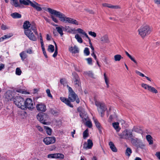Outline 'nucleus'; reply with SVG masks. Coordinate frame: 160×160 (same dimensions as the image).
<instances>
[{
	"instance_id": "obj_41",
	"label": "nucleus",
	"mask_w": 160,
	"mask_h": 160,
	"mask_svg": "<svg viewBox=\"0 0 160 160\" xmlns=\"http://www.w3.org/2000/svg\"><path fill=\"white\" fill-rule=\"evenodd\" d=\"M83 138L84 139H85L88 136L89 134L88 133V129H86L83 133Z\"/></svg>"
},
{
	"instance_id": "obj_13",
	"label": "nucleus",
	"mask_w": 160,
	"mask_h": 160,
	"mask_svg": "<svg viewBox=\"0 0 160 160\" xmlns=\"http://www.w3.org/2000/svg\"><path fill=\"white\" fill-rule=\"evenodd\" d=\"M93 145L92 141L91 139H88L87 142H85L83 145V148L85 149H91Z\"/></svg>"
},
{
	"instance_id": "obj_36",
	"label": "nucleus",
	"mask_w": 160,
	"mask_h": 160,
	"mask_svg": "<svg viewBox=\"0 0 160 160\" xmlns=\"http://www.w3.org/2000/svg\"><path fill=\"white\" fill-rule=\"evenodd\" d=\"M132 153V151L131 149L129 148H127L125 152V155L128 157H129Z\"/></svg>"
},
{
	"instance_id": "obj_9",
	"label": "nucleus",
	"mask_w": 160,
	"mask_h": 160,
	"mask_svg": "<svg viewBox=\"0 0 160 160\" xmlns=\"http://www.w3.org/2000/svg\"><path fill=\"white\" fill-rule=\"evenodd\" d=\"M38 119L43 124H47V122H46L48 119V116L44 113H39L37 116Z\"/></svg>"
},
{
	"instance_id": "obj_21",
	"label": "nucleus",
	"mask_w": 160,
	"mask_h": 160,
	"mask_svg": "<svg viewBox=\"0 0 160 160\" xmlns=\"http://www.w3.org/2000/svg\"><path fill=\"white\" fill-rule=\"evenodd\" d=\"M119 123L117 122L113 123L112 124L113 127L117 132L119 131L121 129L119 127Z\"/></svg>"
},
{
	"instance_id": "obj_63",
	"label": "nucleus",
	"mask_w": 160,
	"mask_h": 160,
	"mask_svg": "<svg viewBox=\"0 0 160 160\" xmlns=\"http://www.w3.org/2000/svg\"><path fill=\"white\" fill-rule=\"evenodd\" d=\"M155 2L158 4H160V0H154Z\"/></svg>"
},
{
	"instance_id": "obj_17",
	"label": "nucleus",
	"mask_w": 160,
	"mask_h": 160,
	"mask_svg": "<svg viewBox=\"0 0 160 160\" xmlns=\"http://www.w3.org/2000/svg\"><path fill=\"white\" fill-rule=\"evenodd\" d=\"M5 97L7 101L11 100L13 97L12 95V92H7L5 95Z\"/></svg>"
},
{
	"instance_id": "obj_4",
	"label": "nucleus",
	"mask_w": 160,
	"mask_h": 160,
	"mask_svg": "<svg viewBox=\"0 0 160 160\" xmlns=\"http://www.w3.org/2000/svg\"><path fill=\"white\" fill-rule=\"evenodd\" d=\"M152 31L151 28L148 25L142 26L138 30L139 34L142 38L149 35Z\"/></svg>"
},
{
	"instance_id": "obj_23",
	"label": "nucleus",
	"mask_w": 160,
	"mask_h": 160,
	"mask_svg": "<svg viewBox=\"0 0 160 160\" xmlns=\"http://www.w3.org/2000/svg\"><path fill=\"white\" fill-rule=\"evenodd\" d=\"M130 140H131V143L133 145L136 146L138 142V138L133 137H132V138H130Z\"/></svg>"
},
{
	"instance_id": "obj_57",
	"label": "nucleus",
	"mask_w": 160,
	"mask_h": 160,
	"mask_svg": "<svg viewBox=\"0 0 160 160\" xmlns=\"http://www.w3.org/2000/svg\"><path fill=\"white\" fill-rule=\"evenodd\" d=\"M155 155L157 158L160 160V152H157L155 154Z\"/></svg>"
},
{
	"instance_id": "obj_54",
	"label": "nucleus",
	"mask_w": 160,
	"mask_h": 160,
	"mask_svg": "<svg viewBox=\"0 0 160 160\" xmlns=\"http://www.w3.org/2000/svg\"><path fill=\"white\" fill-rule=\"evenodd\" d=\"M86 60L87 61L88 63L90 65H92V59L91 58H89L86 59Z\"/></svg>"
},
{
	"instance_id": "obj_33",
	"label": "nucleus",
	"mask_w": 160,
	"mask_h": 160,
	"mask_svg": "<svg viewBox=\"0 0 160 160\" xmlns=\"http://www.w3.org/2000/svg\"><path fill=\"white\" fill-rule=\"evenodd\" d=\"M44 128L45 129L47 134L49 135L52 134V129L47 126H44Z\"/></svg>"
},
{
	"instance_id": "obj_40",
	"label": "nucleus",
	"mask_w": 160,
	"mask_h": 160,
	"mask_svg": "<svg viewBox=\"0 0 160 160\" xmlns=\"http://www.w3.org/2000/svg\"><path fill=\"white\" fill-rule=\"evenodd\" d=\"M12 36V35H4L3 37L0 38V41H3L4 39L10 38Z\"/></svg>"
},
{
	"instance_id": "obj_3",
	"label": "nucleus",
	"mask_w": 160,
	"mask_h": 160,
	"mask_svg": "<svg viewBox=\"0 0 160 160\" xmlns=\"http://www.w3.org/2000/svg\"><path fill=\"white\" fill-rule=\"evenodd\" d=\"M60 99L62 102L71 108H73V106L71 103L70 102H74L76 101L77 103H79L80 102L78 96L75 92L73 93L69 94L68 99L65 97H60Z\"/></svg>"
},
{
	"instance_id": "obj_48",
	"label": "nucleus",
	"mask_w": 160,
	"mask_h": 160,
	"mask_svg": "<svg viewBox=\"0 0 160 160\" xmlns=\"http://www.w3.org/2000/svg\"><path fill=\"white\" fill-rule=\"evenodd\" d=\"M86 73L89 77L92 78H93V74L92 72L91 71H89L88 72H86Z\"/></svg>"
},
{
	"instance_id": "obj_43",
	"label": "nucleus",
	"mask_w": 160,
	"mask_h": 160,
	"mask_svg": "<svg viewBox=\"0 0 160 160\" xmlns=\"http://www.w3.org/2000/svg\"><path fill=\"white\" fill-rule=\"evenodd\" d=\"M84 53L87 56H88L90 54V52L89 48H85L84 50Z\"/></svg>"
},
{
	"instance_id": "obj_29",
	"label": "nucleus",
	"mask_w": 160,
	"mask_h": 160,
	"mask_svg": "<svg viewBox=\"0 0 160 160\" xmlns=\"http://www.w3.org/2000/svg\"><path fill=\"white\" fill-rule=\"evenodd\" d=\"M132 130V131L140 133H142L143 132L141 129L140 128L137 126H134Z\"/></svg>"
},
{
	"instance_id": "obj_58",
	"label": "nucleus",
	"mask_w": 160,
	"mask_h": 160,
	"mask_svg": "<svg viewBox=\"0 0 160 160\" xmlns=\"http://www.w3.org/2000/svg\"><path fill=\"white\" fill-rule=\"evenodd\" d=\"M36 128L38 129L40 132H42L43 131V129L41 126H36Z\"/></svg>"
},
{
	"instance_id": "obj_44",
	"label": "nucleus",
	"mask_w": 160,
	"mask_h": 160,
	"mask_svg": "<svg viewBox=\"0 0 160 160\" xmlns=\"http://www.w3.org/2000/svg\"><path fill=\"white\" fill-rule=\"evenodd\" d=\"M56 158H60L61 159H63L64 158V155L61 153H56Z\"/></svg>"
},
{
	"instance_id": "obj_37",
	"label": "nucleus",
	"mask_w": 160,
	"mask_h": 160,
	"mask_svg": "<svg viewBox=\"0 0 160 160\" xmlns=\"http://www.w3.org/2000/svg\"><path fill=\"white\" fill-rule=\"evenodd\" d=\"M48 51L50 52H53L54 51V47L53 45H49L48 46Z\"/></svg>"
},
{
	"instance_id": "obj_47",
	"label": "nucleus",
	"mask_w": 160,
	"mask_h": 160,
	"mask_svg": "<svg viewBox=\"0 0 160 160\" xmlns=\"http://www.w3.org/2000/svg\"><path fill=\"white\" fill-rule=\"evenodd\" d=\"M86 125L89 128H91L92 127V124L91 122L89 121H86Z\"/></svg>"
},
{
	"instance_id": "obj_1",
	"label": "nucleus",
	"mask_w": 160,
	"mask_h": 160,
	"mask_svg": "<svg viewBox=\"0 0 160 160\" xmlns=\"http://www.w3.org/2000/svg\"><path fill=\"white\" fill-rule=\"evenodd\" d=\"M23 27L24 29L25 35L30 40L34 41H36L37 38L32 32L33 31L36 35L38 36L37 28L34 24L31 25L28 21H26L24 22Z\"/></svg>"
},
{
	"instance_id": "obj_14",
	"label": "nucleus",
	"mask_w": 160,
	"mask_h": 160,
	"mask_svg": "<svg viewBox=\"0 0 160 160\" xmlns=\"http://www.w3.org/2000/svg\"><path fill=\"white\" fill-rule=\"evenodd\" d=\"M36 108L38 111L42 112H45L46 110V105L42 103L37 104L36 106Z\"/></svg>"
},
{
	"instance_id": "obj_20",
	"label": "nucleus",
	"mask_w": 160,
	"mask_h": 160,
	"mask_svg": "<svg viewBox=\"0 0 160 160\" xmlns=\"http://www.w3.org/2000/svg\"><path fill=\"white\" fill-rule=\"evenodd\" d=\"M110 148L111 150L113 152H116L117 151V149L115 145L112 142H110L109 143Z\"/></svg>"
},
{
	"instance_id": "obj_24",
	"label": "nucleus",
	"mask_w": 160,
	"mask_h": 160,
	"mask_svg": "<svg viewBox=\"0 0 160 160\" xmlns=\"http://www.w3.org/2000/svg\"><path fill=\"white\" fill-rule=\"evenodd\" d=\"M146 138L148 142L150 145L152 144L153 143V141L152 140V138L150 135H148L146 136Z\"/></svg>"
},
{
	"instance_id": "obj_18",
	"label": "nucleus",
	"mask_w": 160,
	"mask_h": 160,
	"mask_svg": "<svg viewBox=\"0 0 160 160\" xmlns=\"http://www.w3.org/2000/svg\"><path fill=\"white\" fill-rule=\"evenodd\" d=\"M69 50L71 52L73 53H78L79 51L78 48L76 46L71 47Z\"/></svg>"
},
{
	"instance_id": "obj_27",
	"label": "nucleus",
	"mask_w": 160,
	"mask_h": 160,
	"mask_svg": "<svg viewBox=\"0 0 160 160\" xmlns=\"http://www.w3.org/2000/svg\"><path fill=\"white\" fill-rule=\"evenodd\" d=\"M135 72L137 74L139 75L140 76L142 77H145L146 78L148 81H150V82L152 81L151 79L150 78H149V77H148L147 76H145V75L143 74L142 73L139 71H138L137 70H136L135 71Z\"/></svg>"
},
{
	"instance_id": "obj_56",
	"label": "nucleus",
	"mask_w": 160,
	"mask_h": 160,
	"mask_svg": "<svg viewBox=\"0 0 160 160\" xmlns=\"http://www.w3.org/2000/svg\"><path fill=\"white\" fill-rule=\"evenodd\" d=\"M51 18L52 19V20L55 23H58V20L53 15L51 16Z\"/></svg>"
},
{
	"instance_id": "obj_10",
	"label": "nucleus",
	"mask_w": 160,
	"mask_h": 160,
	"mask_svg": "<svg viewBox=\"0 0 160 160\" xmlns=\"http://www.w3.org/2000/svg\"><path fill=\"white\" fill-rule=\"evenodd\" d=\"M141 86L145 89L152 93L157 94L158 92V90L154 87L147 84L142 83L141 84Z\"/></svg>"
},
{
	"instance_id": "obj_26",
	"label": "nucleus",
	"mask_w": 160,
	"mask_h": 160,
	"mask_svg": "<svg viewBox=\"0 0 160 160\" xmlns=\"http://www.w3.org/2000/svg\"><path fill=\"white\" fill-rule=\"evenodd\" d=\"M11 15L14 18H18L21 17V15L18 12L13 13L11 14Z\"/></svg>"
},
{
	"instance_id": "obj_16",
	"label": "nucleus",
	"mask_w": 160,
	"mask_h": 160,
	"mask_svg": "<svg viewBox=\"0 0 160 160\" xmlns=\"http://www.w3.org/2000/svg\"><path fill=\"white\" fill-rule=\"evenodd\" d=\"M74 77V83L75 87L77 88L80 87L81 85V82H80L79 79L78 75L77 74H75Z\"/></svg>"
},
{
	"instance_id": "obj_7",
	"label": "nucleus",
	"mask_w": 160,
	"mask_h": 160,
	"mask_svg": "<svg viewBox=\"0 0 160 160\" xmlns=\"http://www.w3.org/2000/svg\"><path fill=\"white\" fill-rule=\"evenodd\" d=\"M95 105L98 107V112L100 113L101 116L102 117L104 115V112L107 109L106 106L104 103H101L97 101H95Z\"/></svg>"
},
{
	"instance_id": "obj_61",
	"label": "nucleus",
	"mask_w": 160,
	"mask_h": 160,
	"mask_svg": "<svg viewBox=\"0 0 160 160\" xmlns=\"http://www.w3.org/2000/svg\"><path fill=\"white\" fill-rule=\"evenodd\" d=\"M51 37L47 34L46 35V39L47 40L49 41L51 40Z\"/></svg>"
},
{
	"instance_id": "obj_62",
	"label": "nucleus",
	"mask_w": 160,
	"mask_h": 160,
	"mask_svg": "<svg viewBox=\"0 0 160 160\" xmlns=\"http://www.w3.org/2000/svg\"><path fill=\"white\" fill-rule=\"evenodd\" d=\"M41 46L42 49V52L45 51V48L44 47V43H41Z\"/></svg>"
},
{
	"instance_id": "obj_52",
	"label": "nucleus",
	"mask_w": 160,
	"mask_h": 160,
	"mask_svg": "<svg viewBox=\"0 0 160 160\" xmlns=\"http://www.w3.org/2000/svg\"><path fill=\"white\" fill-rule=\"evenodd\" d=\"M76 31L79 33L82 34V35H83L85 32L81 28H78L77 29Z\"/></svg>"
},
{
	"instance_id": "obj_12",
	"label": "nucleus",
	"mask_w": 160,
	"mask_h": 160,
	"mask_svg": "<svg viewBox=\"0 0 160 160\" xmlns=\"http://www.w3.org/2000/svg\"><path fill=\"white\" fill-rule=\"evenodd\" d=\"M25 105L24 106L25 107V110L27 108L31 109L33 108V105L32 100L30 98H27L25 101H24Z\"/></svg>"
},
{
	"instance_id": "obj_45",
	"label": "nucleus",
	"mask_w": 160,
	"mask_h": 160,
	"mask_svg": "<svg viewBox=\"0 0 160 160\" xmlns=\"http://www.w3.org/2000/svg\"><path fill=\"white\" fill-rule=\"evenodd\" d=\"M77 111L79 113H82L85 111L84 109L81 107H78L77 109Z\"/></svg>"
},
{
	"instance_id": "obj_51",
	"label": "nucleus",
	"mask_w": 160,
	"mask_h": 160,
	"mask_svg": "<svg viewBox=\"0 0 160 160\" xmlns=\"http://www.w3.org/2000/svg\"><path fill=\"white\" fill-rule=\"evenodd\" d=\"M51 113L54 115H57L58 113V112L56 110H54L53 109H51Z\"/></svg>"
},
{
	"instance_id": "obj_59",
	"label": "nucleus",
	"mask_w": 160,
	"mask_h": 160,
	"mask_svg": "<svg viewBox=\"0 0 160 160\" xmlns=\"http://www.w3.org/2000/svg\"><path fill=\"white\" fill-rule=\"evenodd\" d=\"M26 53H28L29 54H31L32 53V51L31 49H29L28 50H27L25 51Z\"/></svg>"
},
{
	"instance_id": "obj_19",
	"label": "nucleus",
	"mask_w": 160,
	"mask_h": 160,
	"mask_svg": "<svg viewBox=\"0 0 160 160\" xmlns=\"http://www.w3.org/2000/svg\"><path fill=\"white\" fill-rule=\"evenodd\" d=\"M79 116L82 118L83 122H84L87 120L88 116L85 111L82 113H79Z\"/></svg>"
},
{
	"instance_id": "obj_34",
	"label": "nucleus",
	"mask_w": 160,
	"mask_h": 160,
	"mask_svg": "<svg viewBox=\"0 0 160 160\" xmlns=\"http://www.w3.org/2000/svg\"><path fill=\"white\" fill-rule=\"evenodd\" d=\"M103 75H104V79L105 80V83L107 85V88H108L109 87V81L108 80V77L107 76L105 73H104Z\"/></svg>"
},
{
	"instance_id": "obj_38",
	"label": "nucleus",
	"mask_w": 160,
	"mask_h": 160,
	"mask_svg": "<svg viewBox=\"0 0 160 160\" xmlns=\"http://www.w3.org/2000/svg\"><path fill=\"white\" fill-rule=\"evenodd\" d=\"M75 38L77 40L78 42L80 43H82L83 42L82 39L78 34H77L75 36Z\"/></svg>"
},
{
	"instance_id": "obj_5",
	"label": "nucleus",
	"mask_w": 160,
	"mask_h": 160,
	"mask_svg": "<svg viewBox=\"0 0 160 160\" xmlns=\"http://www.w3.org/2000/svg\"><path fill=\"white\" fill-rule=\"evenodd\" d=\"M19 1L21 4H23L25 5H30L38 11H40L42 10V8L40 7V5L36 2H32L30 0H19Z\"/></svg>"
},
{
	"instance_id": "obj_31",
	"label": "nucleus",
	"mask_w": 160,
	"mask_h": 160,
	"mask_svg": "<svg viewBox=\"0 0 160 160\" xmlns=\"http://www.w3.org/2000/svg\"><path fill=\"white\" fill-rule=\"evenodd\" d=\"M136 146L138 148H140L142 149L144 148L145 146V144H144L141 141H140L138 143Z\"/></svg>"
},
{
	"instance_id": "obj_60",
	"label": "nucleus",
	"mask_w": 160,
	"mask_h": 160,
	"mask_svg": "<svg viewBox=\"0 0 160 160\" xmlns=\"http://www.w3.org/2000/svg\"><path fill=\"white\" fill-rule=\"evenodd\" d=\"M1 29L2 30H5L6 29H8V28H7L6 26L4 25H3V24H2V26H1Z\"/></svg>"
},
{
	"instance_id": "obj_30",
	"label": "nucleus",
	"mask_w": 160,
	"mask_h": 160,
	"mask_svg": "<svg viewBox=\"0 0 160 160\" xmlns=\"http://www.w3.org/2000/svg\"><path fill=\"white\" fill-rule=\"evenodd\" d=\"M101 40L103 43H108L109 42L108 37L106 35L102 37L101 38Z\"/></svg>"
},
{
	"instance_id": "obj_22",
	"label": "nucleus",
	"mask_w": 160,
	"mask_h": 160,
	"mask_svg": "<svg viewBox=\"0 0 160 160\" xmlns=\"http://www.w3.org/2000/svg\"><path fill=\"white\" fill-rule=\"evenodd\" d=\"M95 125L99 131H101V127L98 121L94 118H93Z\"/></svg>"
},
{
	"instance_id": "obj_53",
	"label": "nucleus",
	"mask_w": 160,
	"mask_h": 160,
	"mask_svg": "<svg viewBox=\"0 0 160 160\" xmlns=\"http://www.w3.org/2000/svg\"><path fill=\"white\" fill-rule=\"evenodd\" d=\"M88 34L91 36L94 37H96V34L94 32H92V31H90L88 32Z\"/></svg>"
},
{
	"instance_id": "obj_49",
	"label": "nucleus",
	"mask_w": 160,
	"mask_h": 160,
	"mask_svg": "<svg viewBox=\"0 0 160 160\" xmlns=\"http://www.w3.org/2000/svg\"><path fill=\"white\" fill-rule=\"evenodd\" d=\"M46 93L47 94L48 96L49 97L51 98H52V96L51 94L50 91V89H47L46 91Z\"/></svg>"
},
{
	"instance_id": "obj_55",
	"label": "nucleus",
	"mask_w": 160,
	"mask_h": 160,
	"mask_svg": "<svg viewBox=\"0 0 160 160\" xmlns=\"http://www.w3.org/2000/svg\"><path fill=\"white\" fill-rule=\"evenodd\" d=\"M67 87L68 88L69 94L73 93H74L72 89L68 85Z\"/></svg>"
},
{
	"instance_id": "obj_64",
	"label": "nucleus",
	"mask_w": 160,
	"mask_h": 160,
	"mask_svg": "<svg viewBox=\"0 0 160 160\" xmlns=\"http://www.w3.org/2000/svg\"><path fill=\"white\" fill-rule=\"evenodd\" d=\"M4 67V64H1L0 65V70H2V69Z\"/></svg>"
},
{
	"instance_id": "obj_2",
	"label": "nucleus",
	"mask_w": 160,
	"mask_h": 160,
	"mask_svg": "<svg viewBox=\"0 0 160 160\" xmlns=\"http://www.w3.org/2000/svg\"><path fill=\"white\" fill-rule=\"evenodd\" d=\"M48 11L52 15H54L59 18V20L62 22H68V23L78 25V22L76 20L67 17L65 15L57 10L53 9L50 8H47Z\"/></svg>"
},
{
	"instance_id": "obj_25",
	"label": "nucleus",
	"mask_w": 160,
	"mask_h": 160,
	"mask_svg": "<svg viewBox=\"0 0 160 160\" xmlns=\"http://www.w3.org/2000/svg\"><path fill=\"white\" fill-rule=\"evenodd\" d=\"M20 56L21 58V59L22 61H24L25 59H26L27 57V55L26 51H23L20 53Z\"/></svg>"
},
{
	"instance_id": "obj_39",
	"label": "nucleus",
	"mask_w": 160,
	"mask_h": 160,
	"mask_svg": "<svg viewBox=\"0 0 160 160\" xmlns=\"http://www.w3.org/2000/svg\"><path fill=\"white\" fill-rule=\"evenodd\" d=\"M12 1L13 2V3L14 5V6L16 7H19V8H22L23 6L21 5H20L18 2L17 1V0H12Z\"/></svg>"
},
{
	"instance_id": "obj_42",
	"label": "nucleus",
	"mask_w": 160,
	"mask_h": 160,
	"mask_svg": "<svg viewBox=\"0 0 160 160\" xmlns=\"http://www.w3.org/2000/svg\"><path fill=\"white\" fill-rule=\"evenodd\" d=\"M55 52H54V54L52 55V56L54 58H55L57 56V54H58V46H57V45L56 43H55Z\"/></svg>"
},
{
	"instance_id": "obj_15",
	"label": "nucleus",
	"mask_w": 160,
	"mask_h": 160,
	"mask_svg": "<svg viewBox=\"0 0 160 160\" xmlns=\"http://www.w3.org/2000/svg\"><path fill=\"white\" fill-rule=\"evenodd\" d=\"M102 6L104 7H107L110 8L118 9L121 8L118 5H113L112 4L107 3H103L102 4Z\"/></svg>"
},
{
	"instance_id": "obj_6",
	"label": "nucleus",
	"mask_w": 160,
	"mask_h": 160,
	"mask_svg": "<svg viewBox=\"0 0 160 160\" xmlns=\"http://www.w3.org/2000/svg\"><path fill=\"white\" fill-rule=\"evenodd\" d=\"M14 102L18 108L22 109L25 110V107L24 106L25 105L24 100L23 98L21 97H16L13 99Z\"/></svg>"
},
{
	"instance_id": "obj_50",
	"label": "nucleus",
	"mask_w": 160,
	"mask_h": 160,
	"mask_svg": "<svg viewBox=\"0 0 160 160\" xmlns=\"http://www.w3.org/2000/svg\"><path fill=\"white\" fill-rule=\"evenodd\" d=\"M22 71L19 68H17L16 69V74L18 75H20L21 74Z\"/></svg>"
},
{
	"instance_id": "obj_11",
	"label": "nucleus",
	"mask_w": 160,
	"mask_h": 160,
	"mask_svg": "<svg viewBox=\"0 0 160 160\" xmlns=\"http://www.w3.org/2000/svg\"><path fill=\"white\" fill-rule=\"evenodd\" d=\"M56 140L55 137H47L44 138L43 141L46 145H48L54 143Z\"/></svg>"
},
{
	"instance_id": "obj_28",
	"label": "nucleus",
	"mask_w": 160,
	"mask_h": 160,
	"mask_svg": "<svg viewBox=\"0 0 160 160\" xmlns=\"http://www.w3.org/2000/svg\"><path fill=\"white\" fill-rule=\"evenodd\" d=\"M62 28L63 27L62 26L57 27L56 28L57 32L60 34L61 36H62L63 34V33Z\"/></svg>"
},
{
	"instance_id": "obj_8",
	"label": "nucleus",
	"mask_w": 160,
	"mask_h": 160,
	"mask_svg": "<svg viewBox=\"0 0 160 160\" xmlns=\"http://www.w3.org/2000/svg\"><path fill=\"white\" fill-rule=\"evenodd\" d=\"M120 138L130 140L133 137L132 132L130 130L126 129L123 131L120 134H119Z\"/></svg>"
},
{
	"instance_id": "obj_46",
	"label": "nucleus",
	"mask_w": 160,
	"mask_h": 160,
	"mask_svg": "<svg viewBox=\"0 0 160 160\" xmlns=\"http://www.w3.org/2000/svg\"><path fill=\"white\" fill-rule=\"evenodd\" d=\"M56 153L49 154L48 155V157L49 158H56Z\"/></svg>"
},
{
	"instance_id": "obj_35",
	"label": "nucleus",
	"mask_w": 160,
	"mask_h": 160,
	"mask_svg": "<svg viewBox=\"0 0 160 160\" xmlns=\"http://www.w3.org/2000/svg\"><path fill=\"white\" fill-rule=\"evenodd\" d=\"M122 58H123L120 54H117L114 56V60L116 62L119 61Z\"/></svg>"
},
{
	"instance_id": "obj_32",
	"label": "nucleus",
	"mask_w": 160,
	"mask_h": 160,
	"mask_svg": "<svg viewBox=\"0 0 160 160\" xmlns=\"http://www.w3.org/2000/svg\"><path fill=\"white\" fill-rule=\"evenodd\" d=\"M126 55L132 61H133L135 64H137V62L135 60L134 58L132 57L127 52H125Z\"/></svg>"
}]
</instances>
